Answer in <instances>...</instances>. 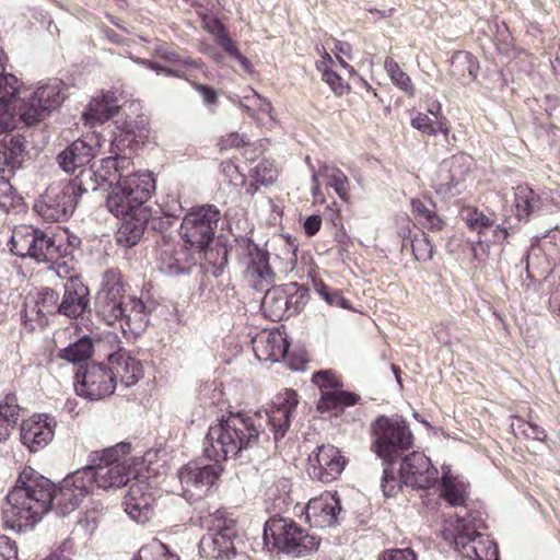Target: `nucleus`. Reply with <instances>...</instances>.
Here are the masks:
<instances>
[{"instance_id":"obj_1","label":"nucleus","mask_w":560,"mask_h":560,"mask_svg":"<svg viewBox=\"0 0 560 560\" xmlns=\"http://www.w3.org/2000/svg\"><path fill=\"white\" fill-rule=\"evenodd\" d=\"M298 404V394L285 389L273 398L269 410L230 411L217 419L203 440V454L213 463L194 460L178 470L185 497L198 500L206 495L223 471L221 462L242 458L258 445L276 447L287 434Z\"/></svg>"},{"instance_id":"obj_2","label":"nucleus","mask_w":560,"mask_h":560,"mask_svg":"<svg viewBox=\"0 0 560 560\" xmlns=\"http://www.w3.org/2000/svg\"><path fill=\"white\" fill-rule=\"evenodd\" d=\"M54 483L32 467H25L5 495L2 517L5 528L19 534L35 528L52 508Z\"/></svg>"},{"instance_id":"obj_3","label":"nucleus","mask_w":560,"mask_h":560,"mask_svg":"<svg viewBox=\"0 0 560 560\" xmlns=\"http://www.w3.org/2000/svg\"><path fill=\"white\" fill-rule=\"evenodd\" d=\"M95 313L105 324H119L126 334L141 335L150 323V310L136 296L126 293L121 275L116 269L106 270L94 302Z\"/></svg>"},{"instance_id":"obj_4","label":"nucleus","mask_w":560,"mask_h":560,"mask_svg":"<svg viewBox=\"0 0 560 560\" xmlns=\"http://www.w3.org/2000/svg\"><path fill=\"white\" fill-rule=\"evenodd\" d=\"M372 450L384 465L382 483L385 497H393L400 487L390 466L413 445V434L401 417L378 416L371 424Z\"/></svg>"},{"instance_id":"obj_5","label":"nucleus","mask_w":560,"mask_h":560,"mask_svg":"<svg viewBox=\"0 0 560 560\" xmlns=\"http://www.w3.org/2000/svg\"><path fill=\"white\" fill-rule=\"evenodd\" d=\"M485 528L480 510L462 509L444 522L442 537L467 560H499L497 544L480 533Z\"/></svg>"},{"instance_id":"obj_6","label":"nucleus","mask_w":560,"mask_h":560,"mask_svg":"<svg viewBox=\"0 0 560 560\" xmlns=\"http://www.w3.org/2000/svg\"><path fill=\"white\" fill-rule=\"evenodd\" d=\"M107 196V209L115 215L130 211L149 210L144 203L155 190V180L150 172H138L118 178Z\"/></svg>"},{"instance_id":"obj_7","label":"nucleus","mask_w":560,"mask_h":560,"mask_svg":"<svg viewBox=\"0 0 560 560\" xmlns=\"http://www.w3.org/2000/svg\"><path fill=\"white\" fill-rule=\"evenodd\" d=\"M264 540L272 544L280 552L293 557H304L316 551L320 538L310 534L292 518L270 517L264 526Z\"/></svg>"},{"instance_id":"obj_8","label":"nucleus","mask_w":560,"mask_h":560,"mask_svg":"<svg viewBox=\"0 0 560 560\" xmlns=\"http://www.w3.org/2000/svg\"><path fill=\"white\" fill-rule=\"evenodd\" d=\"M10 252L21 258H32L37 262H49L62 256L57 236L33 225H18L9 242Z\"/></svg>"},{"instance_id":"obj_9","label":"nucleus","mask_w":560,"mask_h":560,"mask_svg":"<svg viewBox=\"0 0 560 560\" xmlns=\"http://www.w3.org/2000/svg\"><path fill=\"white\" fill-rule=\"evenodd\" d=\"M68 85L59 79H50L19 101L20 118L28 126L45 119L52 110L60 107L67 97Z\"/></svg>"},{"instance_id":"obj_10","label":"nucleus","mask_w":560,"mask_h":560,"mask_svg":"<svg viewBox=\"0 0 560 560\" xmlns=\"http://www.w3.org/2000/svg\"><path fill=\"white\" fill-rule=\"evenodd\" d=\"M220 218V210L213 205L197 207L186 213L179 233L188 248L201 254L213 242Z\"/></svg>"},{"instance_id":"obj_11","label":"nucleus","mask_w":560,"mask_h":560,"mask_svg":"<svg viewBox=\"0 0 560 560\" xmlns=\"http://www.w3.org/2000/svg\"><path fill=\"white\" fill-rule=\"evenodd\" d=\"M243 539L232 518L218 521V524L206 533L199 541V552L211 560H231L234 558Z\"/></svg>"},{"instance_id":"obj_12","label":"nucleus","mask_w":560,"mask_h":560,"mask_svg":"<svg viewBox=\"0 0 560 560\" xmlns=\"http://www.w3.org/2000/svg\"><path fill=\"white\" fill-rule=\"evenodd\" d=\"M75 393L88 400H100L114 394L116 374L104 363H86L74 374Z\"/></svg>"},{"instance_id":"obj_13","label":"nucleus","mask_w":560,"mask_h":560,"mask_svg":"<svg viewBox=\"0 0 560 560\" xmlns=\"http://www.w3.org/2000/svg\"><path fill=\"white\" fill-rule=\"evenodd\" d=\"M24 151V137L20 133L5 135L0 140V209L4 211L14 207L10 178L21 167Z\"/></svg>"},{"instance_id":"obj_14","label":"nucleus","mask_w":560,"mask_h":560,"mask_svg":"<svg viewBox=\"0 0 560 560\" xmlns=\"http://www.w3.org/2000/svg\"><path fill=\"white\" fill-rule=\"evenodd\" d=\"M77 187L67 180L50 184L34 209L45 220L58 222L70 218L79 201Z\"/></svg>"},{"instance_id":"obj_15","label":"nucleus","mask_w":560,"mask_h":560,"mask_svg":"<svg viewBox=\"0 0 560 560\" xmlns=\"http://www.w3.org/2000/svg\"><path fill=\"white\" fill-rule=\"evenodd\" d=\"M470 166L471 158L465 154H457L450 160H444L432 180L435 192L443 197L459 195L465 188Z\"/></svg>"},{"instance_id":"obj_16","label":"nucleus","mask_w":560,"mask_h":560,"mask_svg":"<svg viewBox=\"0 0 560 560\" xmlns=\"http://www.w3.org/2000/svg\"><path fill=\"white\" fill-rule=\"evenodd\" d=\"M90 476L80 469L68 475L59 488L52 490V506L59 515L66 516L73 512L90 493Z\"/></svg>"},{"instance_id":"obj_17","label":"nucleus","mask_w":560,"mask_h":560,"mask_svg":"<svg viewBox=\"0 0 560 560\" xmlns=\"http://www.w3.org/2000/svg\"><path fill=\"white\" fill-rule=\"evenodd\" d=\"M346 466V458L334 445L318 446L308 457V475L313 480L329 483L336 480Z\"/></svg>"},{"instance_id":"obj_18","label":"nucleus","mask_w":560,"mask_h":560,"mask_svg":"<svg viewBox=\"0 0 560 560\" xmlns=\"http://www.w3.org/2000/svg\"><path fill=\"white\" fill-rule=\"evenodd\" d=\"M400 482L410 488L428 489L435 485L439 471L423 453L404 456L399 468Z\"/></svg>"},{"instance_id":"obj_19","label":"nucleus","mask_w":560,"mask_h":560,"mask_svg":"<svg viewBox=\"0 0 560 560\" xmlns=\"http://www.w3.org/2000/svg\"><path fill=\"white\" fill-rule=\"evenodd\" d=\"M242 246L248 258L245 277L256 290L264 291L276 277L269 264V253L249 238L244 240Z\"/></svg>"},{"instance_id":"obj_20","label":"nucleus","mask_w":560,"mask_h":560,"mask_svg":"<svg viewBox=\"0 0 560 560\" xmlns=\"http://www.w3.org/2000/svg\"><path fill=\"white\" fill-rule=\"evenodd\" d=\"M155 495L147 480L136 479L124 498V509L130 518L144 524L153 516Z\"/></svg>"},{"instance_id":"obj_21","label":"nucleus","mask_w":560,"mask_h":560,"mask_svg":"<svg viewBox=\"0 0 560 560\" xmlns=\"http://www.w3.org/2000/svg\"><path fill=\"white\" fill-rule=\"evenodd\" d=\"M55 427L56 420L49 415L32 416L21 424V442L30 452L36 453L52 441Z\"/></svg>"},{"instance_id":"obj_22","label":"nucleus","mask_w":560,"mask_h":560,"mask_svg":"<svg viewBox=\"0 0 560 560\" xmlns=\"http://www.w3.org/2000/svg\"><path fill=\"white\" fill-rule=\"evenodd\" d=\"M98 147L96 135H86L77 139L57 155V162L62 171L72 174L78 168L88 166L95 158Z\"/></svg>"},{"instance_id":"obj_23","label":"nucleus","mask_w":560,"mask_h":560,"mask_svg":"<svg viewBox=\"0 0 560 560\" xmlns=\"http://www.w3.org/2000/svg\"><path fill=\"white\" fill-rule=\"evenodd\" d=\"M149 127L143 118H126L116 121L110 142L112 152H136L148 138Z\"/></svg>"},{"instance_id":"obj_24","label":"nucleus","mask_w":560,"mask_h":560,"mask_svg":"<svg viewBox=\"0 0 560 560\" xmlns=\"http://www.w3.org/2000/svg\"><path fill=\"white\" fill-rule=\"evenodd\" d=\"M90 311V290L80 277H70L63 284L59 315L70 319L82 317Z\"/></svg>"},{"instance_id":"obj_25","label":"nucleus","mask_w":560,"mask_h":560,"mask_svg":"<svg viewBox=\"0 0 560 560\" xmlns=\"http://www.w3.org/2000/svg\"><path fill=\"white\" fill-rule=\"evenodd\" d=\"M341 511L339 498L327 492L308 501L305 515L312 526L323 528L335 525Z\"/></svg>"},{"instance_id":"obj_26","label":"nucleus","mask_w":560,"mask_h":560,"mask_svg":"<svg viewBox=\"0 0 560 560\" xmlns=\"http://www.w3.org/2000/svg\"><path fill=\"white\" fill-rule=\"evenodd\" d=\"M253 350L259 361L280 362L284 359L290 342L278 329L262 330L253 338Z\"/></svg>"},{"instance_id":"obj_27","label":"nucleus","mask_w":560,"mask_h":560,"mask_svg":"<svg viewBox=\"0 0 560 560\" xmlns=\"http://www.w3.org/2000/svg\"><path fill=\"white\" fill-rule=\"evenodd\" d=\"M90 476V487L96 485L97 488L109 489L118 488L129 481V470L125 464H101L92 463L80 469Z\"/></svg>"},{"instance_id":"obj_28","label":"nucleus","mask_w":560,"mask_h":560,"mask_svg":"<svg viewBox=\"0 0 560 560\" xmlns=\"http://www.w3.org/2000/svg\"><path fill=\"white\" fill-rule=\"evenodd\" d=\"M119 217L122 221L116 233V242L124 248H131L142 238L149 223L150 211H130V213Z\"/></svg>"},{"instance_id":"obj_29","label":"nucleus","mask_w":560,"mask_h":560,"mask_svg":"<svg viewBox=\"0 0 560 560\" xmlns=\"http://www.w3.org/2000/svg\"><path fill=\"white\" fill-rule=\"evenodd\" d=\"M197 260L187 246L164 248L160 254V270L166 276L188 275Z\"/></svg>"},{"instance_id":"obj_30","label":"nucleus","mask_w":560,"mask_h":560,"mask_svg":"<svg viewBox=\"0 0 560 560\" xmlns=\"http://www.w3.org/2000/svg\"><path fill=\"white\" fill-rule=\"evenodd\" d=\"M108 361L110 369L116 374V381L126 387L135 385L142 376V365L139 360L133 358L128 351L119 349L118 351L109 354Z\"/></svg>"},{"instance_id":"obj_31","label":"nucleus","mask_w":560,"mask_h":560,"mask_svg":"<svg viewBox=\"0 0 560 560\" xmlns=\"http://www.w3.org/2000/svg\"><path fill=\"white\" fill-rule=\"evenodd\" d=\"M261 307L272 320H281L284 316H291L292 299L289 298L287 287H267Z\"/></svg>"},{"instance_id":"obj_32","label":"nucleus","mask_w":560,"mask_h":560,"mask_svg":"<svg viewBox=\"0 0 560 560\" xmlns=\"http://www.w3.org/2000/svg\"><path fill=\"white\" fill-rule=\"evenodd\" d=\"M540 197L528 185H518L514 189L515 219L528 222L532 214L539 208Z\"/></svg>"},{"instance_id":"obj_33","label":"nucleus","mask_w":560,"mask_h":560,"mask_svg":"<svg viewBox=\"0 0 560 560\" xmlns=\"http://www.w3.org/2000/svg\"><path fill=\"white\" fill-rule=\"evenodd\" d=\"M479 71V62L468 51H456L451 59L450 74L463 83L474 81Z\"/></svg>"},{"instance_id":"obj_34","label":"nucleus","mask_w":560,"mask_h":560,"mask_svg":"<svg viewBox=\"0 0 560 560\" xmlns=\"http://www.w3.org/2000/svg\"><path fill=\"white\" fill-rule=\"evenodd\" d=\"M203 253V269L207 273L218 278L222 276L229 264V246L218 241L213 247H206Z\"/></svg>"},{"instance_id":"obj_35","label":"nucleus","mask_w":560,"mask_h":560,"mask_svg":"<svg viewBox=\"0 0 560 560\" xmlns=\"http://www.w3.org/2000/svg\"><path fill=\"white\" fill-rule=\"evenodd\" d=\"M112 153L114 155L102 159V170L108 174L110 185L114 184V180L117 182V179L121 178L124 175L136 173L132 162L135 152L126 151Z\"/></svg>"},{"instance_id":"obj_36","label":"nucleus","mask_w":560,"mask_h":560,"mask_svg":"<svg viewBox=\"0 0 560 560\" xmlns=\"http://www.w3.org/2000/svg\"><path fill=\"white\" fill-rule=\"evenodd\" d=\"M70 185L79 188L78 196L81 197L82 194L92 190L95 191L98 186L103 183H109L110 179L108 174L102 170V165L98 170L94 168V165L85 166L80 170V173L73 178L67 180Z\"/></svg>"},{"instance_id":"obj_37","label":"nucleus","mask_w":560,"mask_h":560,"mask_svg":"<svg viewBox=\"0 0 560 560\" xmlns=\"http://www.w3.org/2000/svg\"><path fill=\"white\" fill-rule=\"evenodd\" d=\"M361 397L353 393L341 390L339 388L332 392H324L317 402V410L320 413L332 411L339 406L351 407L360 401Z\"/></svg>"},{"instance_id":"obj_38","label":"nucleus","mask_w":560,"mask_h":560,"mask_svg":"<svg viewBox=\"0 0 560 560\" xmlns=\"http://www.w3.org/2000/svg\"><path fill=\"white\" fill-rule=\"evenodd\" d=\"M441 497L454 508L472 510L467 504L465 486L450 476L442 477Z\"/></svg>"},{"instance_id":"obj_39","label":"nucleus","mask_w":560,"mask_h":560,"mask_svg":"<svg viewBox=\"0 0 560 560\" xmlns=\"http://www.w3.org/2000/svg\"><path fill=\"white\" fill-rule=\"evenodd\" d=\"M94 352V339L83 336L59 351V358L71 363H80L91 358Z\"/></svg>"},{"instance_id":"obj_40","label":"nucleus","mask_w":560,"mask_h":560,"mask_svg":"<svg viewBox=\"0 0 560 560\" xmlns=\"http://www.w3.org/2000/svg\"><path fill=\"white\" fill-rule=\"evenodd\" d=\"M4 52L0 48V103L11 110V104L19 94L20 84L14 74L4 72Z\"/></svg>"},{"instance_id":"obj_41","label":"nucleus","mask_w":560,"mask_h":560,"mask_svg":"<svg viewBox=\"0 0 560 560\" xmlns=\"http://www.w3.org/2000/svg\"><path fill=\"white\" fill-rule=\"evenodd\" d=\"M411 126L428 136H435L441 132L446 144H452L450 128L444 120H434L424 113H416L411 117Z\"/></svg>"},{"instance_id":"obj_42","label":"nucleus","mask_w":560,"mask_h":560,"mask_svg":"<svg viewBox=\"0 0 560 560\" xmlns=\"http://www.w3.org/2000/svg\"><path fill=\"white\" fill-rule=\"evenodd\" d=\"M411 209L417 221L423 226L436 231L443 229L444 222L438 215L434 205H427L420 199H413L411 201Z\"/></svg>"},{"instance_id":"obj_43","label":"nucleus","mask_w":560,"mask_h":560,"mask_svg":"<svg viewBox=\"0 0 560 560\" xmlns=\"http://www.w3.org/2000/svg\"><path fill=\"white\" fill-rule=\"evenodd\" d=\"M118 109V104H114L113 102L105 103L100 96H96L90 102L83 117L86 121L91 120L92 124H103L114 117Z\"/></svg>"},{"instance_id":"obj_44","label":"nucleus","mask_w":560,"mask_h":560,"mask_svg":"<svg viewBox=\"0 0 560 560\" xmlns=\"http://www.w3.org/2000/svg\"><path fill=\"white\" fill-rule=\"evenodd\" d=\"M384 68L390 78L392 83L402 91L408 97L416 94V88L410 77L399 67V65L392 58L386 57Z\"/></svg>"},{"instance_id":"obj_45","label":"nucleus","mask_w":560,"mask_h":560,"mask_svg":"<svg viewBox=\"0 0 560 560\" xmlns=\"http://www.w3.org/2000/svg\"><path fill=\"white\" fill-rule=\"evenodd\" d=\"M402 236V248H406L408 245H410L412 254L418 261H428L433 257L434 247L424 232H419L412 237H407L406 233L404 232Z\"/></svg>"},{"instance_id":"obj_46","label":"nucleus","mask_w":560,"mask_h":560,"mask_svg":"<svg viewBox=\"0 0 560 560\" xmlns=\"http://www.w3.org/2000/svg\"><path fill=\"white\" fill-rule=\"evenodd\" d=\"M20 407L13 400L0 401V442L9 439L19 421Z\"/></svg>"},{"instance_id":"obj_47","label":"nucleus","mask_w":560,"mask_h":560,"mask_svg":"<svg viewBox=\"0 0 560 560\" xmlns=\"http://www.w3.org/2000/svg\"><path fill=\"white\" fill-rule=\"evenodd\" d=\"M318 174L325 177L341 199H346L349 192V180L346 174L334 165L324 164L319 167Z\"/></svg>"},{"instance_id":"obj_48","label":"nucleus","mask_w":560,"mask_h":560,"mask_svg":"<svg viewBox=\"0 0 560 560\" xmlns=\"http://www.w3.org/2000/svg\"><path fill=\"white\" fill-rule=\"evenodd\" d=\"M131 444L128 442H120L114 446L104 448L100 452H94L91 457V463H101L107 465L121 464L120 458L129 454Z\"/></svg>"},{"instance_id":"obj_49","label":"nucleus","mask_w":560,"mask_h":560,"mask_svg":"<svg viewBox=\"0 0 560 560\" xmlns=\"http://www.w3.org/2000/svg\"><path fill=\"white\" fill-rule=\"evenodd\" d=\"M133 560H179L174 553H171L167 547L158 539H152L149 544L142 546Z\"/></svg>"},{"instance_id":"obj_50","label":"nucleus","mask_w":560,"mask_h":560,"mask_svg":"<svg viewBox=\"0 0 560 560\" xmlns=\"http://www.w3.org/2000/svg\"><path fill=\"white\" fill-rule=\"evenodd\" d=\"M462 218L469 230L481 234L485 230L494 225L493 214L487 215L477 208H466L462 211Z\"/></svg>"},{"instance_id":"obj_51","label":"nucleus","mask_w":560,"mask_h":560,"mask_svg":"<svg viewBox=\"0 0 560 560\" xmlns=\"http://www.w3.org/2000/svg\"><path fill=\"white\" fill-rule=\"evenodd\" d=\"M36 304L39 314L59 315L60 296L59 293L51 288L46 287L40 290Z\"/></svg>"},{"instance_id":"obj_52","label":"nucleus","mask_w":560,"mask_h":560,"mask_svg":"<svg viewBox=\"0 0 560 560\" xmlns=\"http://www.w3.org/2000/svg\"><path fill=\"white\" fill-rule=\"evenodd\" d=\"M215 42L226 54L236 59L244 68V70H250L249 60L244 55H242L236 44L231 39L223 26H220Z\"/></svg>"},{"instance_id":"obj_53","label":"nucleus","mask_w":560,"mask_h":560,"mask_svg":"<svg viewBox=\"0 0 560 560\" xmlns=\"http://www.w3.org/2000/svg\"><path fill=\"white\" fill-rule=\"evenodd\" d=\"M315 289L318 295L325 300L327 304L345 310H349L351 307L350 302L341 294L340 291L335 290L323 282L316 283Z\"/></svg>"},{"instance_id":"obj_54","label":"nucleus","mask_w":560,"mask_h":560,"mask_svg":"<svg viewBox=\"0 0 560 560\" xmlns=\"http://www.w3.org/2000/svg\"><path fill=\"white\" fill-rule=\"evenodd\" d=\"M252 177L260 185H270L277 179L278 171L273 163L264 160L250 170Z\"/></svg>"},{"instance_id":"obj_55","label":"nucleus","mask_w":560,"mask_h":560,"mask_svg":"<svg viewBox=\"0 0 560 560\" xmlns=\"http://www.w3.org/2000/svg\"><path fill=\"white\" fill-rule=\"evenodd\" d=\"M312 382L320 389L322 396L324 392H332L342 387V382L330 370L315 372Z\"/></svg>"},{"instance_id":"obj_56","label":"nucleus","mask_w":560,"mask_h":560,"mask_svg":"<svg viewBox=\"0 0 560 560\" xmlns=\"http://www.w3.org/2000/svg\"><path fill=\"white\" fill-rule=\"evenodd\" d=\"M322 78L338 96L345 94L349 89V85L341 79V77L329 68L323 69Z\"/></svg>"},{"instance_id":"obj_57","label":"nucleus","mask_w":560,"mask_h":560,"mask_svg":"<svg viewBox=\"0 0 560 560\" xmlns=\"http://www.w3.org/2000/svg\"><path fill=\"white\" fill-rule=\"evenodd\" d=\"M289 298L292 299V315L299 313L306 303L307 291L304 288H296V283L287 285Z\"/></svg>"},{"instance_id":"obj_58","label":"nucleus","mask_w":560,"mask_h":560,"mask_svg":"<svg viewBox=\"0 0 560 560\" xmlns=\"http://www.w3.org/2000/svg\"><path fill=\"white\" fill-rule=\"evenodd\" d=\"M291 485L287 478H280L276 485L268 489V495L275 501L287 503Z\"/></svg>"},{"instance_id":"obj_59","label":"nucleus","mask_w":560,"mask_h":560,"mask_svg":"<svg viewBox=\"0 0 560 560\" xmlns=\"http://www.w3.org/2000/svg\"><path fill=\"white\" fill-rule=\"evenodd\" d=\"M378 560H417V555L411 548L387 549L378 556Z\"/></svg>"},{"instance_id":"obj_60","label":"nucleus","mask_w":560,"mask_h":560,"mask_svg":"<svg viewBox=\"0 0 560 560\" xmlns=\"http://www.w3.org/2000/svg\"><path fill=\"white\" fill-rule=\"evenodd\" d=\"M0 560H19L18 546L7 536H0Z\"/></svg>"},{"instance_id":"obj_61","label":"nucleus","mask_w":560,"mask_h":560,"mask_svg":"<svg viewBox=\"0 0 560 560\" xmlns=\"http://www.w3.org/2000/svg\"><path fill=\"white\" fill-rule=\"evenodd\" d=\"M192 86L201 95L202 102L207 107L218 104V93L212 86L201 83H194Z\"/></svg>"},{"instance_id":"obj_62","label":"nucleus","mask_w":560,"mask_h":560,"mask_svg":"<svg viewBox=\"0 0 560 560\" xmlns=\"http://www.w3.org/2000/svg\"><path fill=\"white\" fill-rule=\"evenodd\" d=\"M244 100L248 103H252L255 106L256 112L269 115L272 110L271 103L254 90H250V95L244 96Z\"/></svg>"},{"instance_id":"obj_63","label":"nucleus","mask_w":560,"mask_h":560,"mask_svg":"<svg viewBox=\"0 0 560 560\" xmlns=\"http://www.w3.org/2000/svg\"><path fill=\"white\" fill-rule=\"evenodd\" d=\"M154 52L168 62H180L179 55L167 44L160 43L154 47Z\"/></svg>"},{"instance_id":"obj_64","label":"nucleus","mask_w":560,"mask_h":560,"mask_svg":"<svg viewBox=\"0 0 560 560\" xmlns=\"http://www.w3.org/2000/svg\"><path fill=\"white\" fill-rule=\"evenodd\" d=\"M530 422L524 420L521 417H513L511 422V429L515 436H523L526 439L529 430Z\"/></svg>"}]
</instances>
